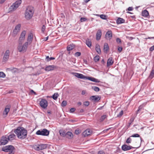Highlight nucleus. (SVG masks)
I'll use <instances>...</instances> for the list:
<instances>
[{
	"label": "nucleus",
	"instance_id": "nucleus-1",
	"mask_svg": "<svg viewBox=\"0 0 154 154\" xmlns=\"http://www.w3.org/2000/svg\"><path fill=\"white\" fill-rule=\"evenodd\" d=\"M14 132L19 139H23L27 137V131L23 127L17 128L15 130Z\"/></svg>",
	"mask_w": 154,
	"mask_h": 154
},
{
	"label": "nucleus",
	"instance_id": "nucleus-2",
	"mask_svg": "<svg viewBox=\"0 0 154 154\" xmlns=\"http://www.w3.org/2000/svg\"><path fill=\"white\" fill-rule=\"evenodd\" d=\"M34 10L33 7L29 6L27 7L25 10V16L27 20H29L33 16L34 13Z\"/></svg>",
	"mask_w": 154,
	"mask_h": 154
},
{
	"label": "nucleus",
	"instance_id": "nucleus-3",
	"mask_svg": "<svg viewBox=\"0 0 154 154\" xmlns=\"http://www.w3.org/2000/svg\"><path fill=\"white\" fill-rule=\"evenodd\" d=\"M22 43L20 44V43H19L17 47L18 50L20 52H25L27 50V46L29 45L27 42H25L22 46Z\"/></svg>",
	"mask_w": 154,
	"mask_h": 154
},
{
	"label": "nucleus",
	"instance_id": "nucleus-4",
	"mask_svg": "<svg viewBox=\"0 0 154 154\" xmlns=\"http://www.w3.org/2000/svg\"><path fill=\"white\" fill-rule=\"evenodd\" d=\"M14 147L11 145L5 146L2 148V150L5 152H9L8 154H14Z\"/></svg>",
	"mask_w": 154,
	"mask_h": 154
},
{
	"label": "nucleus",
	"instance_id": "nucleus-5",
	"mask_svg": "<svg viewBox=\"0 0 154 154\" xmlns=\"http://www.w3.org/2000/svg\"><path fill=\"white\" fill-rule=\"evenodd\" d=\"M48 146V144H41L39 145H34L33 148L35 150L37 151H39L46 149Z\"/></svg>",
	"mask_w": 154,
	"mask_h": 154
},
{
	"label": "nucleus",
	"instance_id": "nucleus-6",
	"mask_svg": "<svg viewBox=\"0 0 154 154\" xmlns=\"http://www.w3.org/2000/svg\"><path fill=\"white\" fill-rule=\"evenodd\" d=\"M21 0H18L15 3H13L9 8L11 11H13L15 10L20 6L21 3Z\"/></svg>",
	"mask_w": 154,
	"mask_h": 154
},
{
	"label": "nucleus",
	"instance_id": "nucleus-7",
	"mask_svg": "<svg viewBox=\"0 0 154 154\" xmlns=\"http://www.w3.org/2000/svg\"><path fill=\"white\" fill-rule=\"evenodd\" d=\"M49 131L46 129L38 130L36 132V134L43 136H48L49 134Z\"/></svg>",
	"mask_w": 154,
	"mask_h": 154
},
{
	"label": "nucleus",
	"instance_id": "nucleus-8",
	"mask_svg": "<svg viewBox=\"0 0 154 154\" xmlns=\"http://www.w3.org/2000/svg\"><path fill=\"white\" fill-rule=\"evenodd\" d=\"M39 104L42 108L45 109L48 106V102L45 99H42L40 102Z\"/></svg>",
	"mask_w": 154,
	"mask_h": 154
},
{
	"label": "nucleus",
	"instance_id": "nucleus-9",
	"mask_svg": "<svg viewBox=\"0 0 154 154\" xmlns=\"http://www.w3.org/2000/svg\"><path fill=\"white\" fill-rule=\"evenodd\" d=\"M26 33V32L25 30L23 31L21 33L19 39V43H20V44L22 43L24 40Z\"/></svg>",
	"mask_w": 154,
	"mask_h": 154
},
{
	"label": "nucleus",
	"instance_id": "nucleus-10",
	"mask_svg": "<svg viewBox=\"0 0 154 154\" xmlns=\"http://www.w3.org/2000/svg\"><path fill=\"white\" fill-rule=\"evenodd\" d=\"M20 27L21 25L20 24H19L16 26L15 29H14L13 31L12 35L13 36H15L18 32H19Z\"/></svg>",
	"mask_w": 154,
	"mask_h": 154
},
{
	"label": "nucleus",
	"instance_id": "nucleus-11",
	"mask_svg": "<svg viewBox=\"0 0 154 154\" xmlns=\"http://www.w3.org/2000/svg\"><path fill=\"white\" fill-rule=\"evenodd\" d=\"M10 54V51L9 50H7L4 54L3 57V62H6L9 59Z\"/></svg>",
	"mask_w": 154,
	"mask_h": 154
},
{
	"label": "nucleus",
	"instance_id": "nucleus-12",
	"mask_svg": "<svg viewBox=\"0 0 154 154\" xmlns=\"http://www.w3.org/2000/svg\"><path fill=\"white\" fill-rule=\"evenodd\" d=\"M8 140L7 137L4 136L1 138L0 142L2 145H5L8 143Z\"/></svg>",
	"mask_w": 154,
	"mask_h": 154
},
{
	"label": "nucleus",
	"instance_id": "nucleus-13",
	"mask_svg": "<svg viewBox=\"0 0 154 154\" xmlns=\"http://www.w3.org/2000/svg\"><path fill=\"white\" fill-rule=\"evenodd\" d=\"M134 148L131 146H128L126 144H124L122 146V149L124 151H126L129 150Z\"/></svg>",
	"mask_w": 154,
	"mask_h": 154
},
{
	"label": "nucleus",
	"instance_id": "nucleus-14",
	"mask_svg": "<svg viewBox=\"0 0 154 154\" xmlns=\"http://www.w3.org/2000/svg\"><path fill=\"white\" fill-rule=\"evenodd\" d=\"M73 74L75 76L78 78H80L83 79H86V78H87V77L81 74L77 73H73Z\"/></svg>",
	"mask_w": 154,
	"mask_h": 154
},
{
	"label": "nucleus",
	"instance_id": "nucleus-15",
	"mask_svg": "<svg viewBox=\"0 0 154 154\" xmlns=\"http://www.w3.org/2000/svg\"><path fill=\"white\" fill-rule=\"evenodd\" d=\"M105 38L107 40H110L112 37V32L111 30H108L105 35Z\"/></svg>",
	"mask_w": 154,
	"mask_h": 154
},
{
	"label": "nucleus",
	"instance_id": "nucleus-16",
	"mask_svg": "<svg viewBox=\"0 0 154 154\" xmlns=\"http://www.w3.org/2000/svg\"><path fill=\"white\" fill-rule=\"evenodd\" d=\"M33 39V34L32 33L29 34L28 38L27 39V42H27L28 45H30L32 42Z\"/></svg>",
	"mask_w": 154,
	"mask_h": 154
},
{
	"label": "nucleus",
	"instance_id": "nucleus-17",
	"mask_svg": "<svg viewBox=\"0 0 154 154\" xmlns=\"http://www.w3.org/2000/svg\"><path fill=\"white\" fill-rule=\"evenodd\" d=\"M8 134V135L7 136V137L8 140L10 141L13 140L15 139L16 138V135L14 133L10 132Z\"/></svg>",
	"mask_w": 154,
	"mask_h": 154
},
{
	"label": "nucleus",
	"instance_id": "nucleus-18",
	"mask_svg": "<svg viewBox=\"0 0 154 154\" xmlns=\"http://www.w3.org/2000/svg\"><path fill=\"white\" fill-rule=\"evenodd\" d=\"M92 133V131L90 129H87L83 133V135L84 137L88 136Z\"/></svg>",
	"mask_w": 154,
	"mask_h": 154
},
{
	"label": "nucleus",
	"instance_id": "nucleus-19",
	"mask_svg": "<svg viewBox=\"0 0 154 154\" xmlns=\"http://www.w3.org/2000/svg\"><path fill=\"white\" fill-rule=\"evenodd\" d=\"M102 35V32L100 29H99L96 33V39L97 40H99Z\"/></svg>",
	"mask_w": 154,
	"mask_h": 154
},
{
	"label": "nucleus",
	"instance_id": "nucleus-20",
	"mask_svg": "<svg viewBox=\"0 0 154 154\" xmlns=\"http://www.w3.org/2000/svg\"><path fill=\"white\" fill-rule=\"evenodd\" d=\"M114 63V61L113 60L112 57H110L108 60L107 63V66L108 67L109 66L112 65Z\"/></svg>",
	"mask_w": 154,
	"mask_h": 154
},
{
	"label": "nucleus",
	"instance_id": "nucleus-21",
	"mask_svg": "<svg viewBox=\"0 0 154 154\" xmlns=\"http://www.w3.org/2000/svg\"><path fill=\"white\" fill-rule=\"evenodd\" d=\"M55 66L54 65H48L46 66L45 70L47 71H49L54 69Z\"/></svg>",
	"mask_w": 154,
	"mask_h": 154
},
{
	"label": "nucleus",
	"instance_id": "nucleus-22",
	"mask_svg": "<svg viewBox=\"0 0 154 154\" xmlns=\"http://www.w3.org/2000/svg\"><path fill=\"white\" fill-rule=\"evenodd\" d=\"M142 16L145 17H148L149 16V14L148 11L146 10L143 11L141 13Z\"/></svg>",
	"mask_w": 154,
	"mask_h": 154
},
{
	"label": "nucleus",
	"instance_id": "nucleus-23",
	"mask_svg": "<svg viewBox=\"0 0 154 154\" xmlns=\"http://www.w3.org/2000/svg\"><path fill=\"white\" fill-rule=\"evenodd\" d=\"M125 20L124 19L120 17H119L116 21V23L118 24L124 23H125Z\"/></svg>",
	"mask_w": 154,
	"mask_h": 154
},
{
	"label": "nucleus",
	"instance_id": "nucleus-24",
	"mask_svg": "<svg viewBox=\"0 0 154 154\" xmlns=\"http://www.w3.org/2000/svg\"><path fill=\"white\" fill-rule=\"evenodd\" d=\"M90 98L93 100L98 101L100 100V97L98 96H92Z\"/></svg>",
	"mask_w": 154,
	"mask_h": 154
},
{
	"label": "nucleus",
	"instance_id": "nucleus-25",
	"mask_svg": "<svg viewBox=\"0 0 154 154\" xmlns=\"http://www.w3.org/2000/svg\"><path fill=\"white\" fill-rule=\"evenodd\" d=\"M66 136L67 138L71 139L72 138L73 135L72 132L68 131L66 133Z\"/></svg>",
	"mask_w": 154,
	"mask_h": 154
},
{
	"label": "nucleus",
	"instance_id": "nucleus-26",
	"mask_svg": "<svg viewBox=\"0 0 154 154\" xmlns=\"http://www.w3.org/2000/svg\"><path fill=\"white\" fill-rule=\"evenodd\" d=\"M10 111V107L8 106H7L5 108L3 113V115H7L8 112Z\"/></svg>",
	"mask_w": 154,
	"mask_h": 154
},
{
	"label": "nucleus",
	"instance_id": "nucleus-27",
	"mask_svg": "<svg viewBox=\"0 0 154 154\" xmlns=\"http://www.w3.org/2000/svg\"><path fill=\"white\" fill-rule=\"evenodd\" d=\"M86 79H88L92 82H100V81L98 79H96L93 77H87V78H86Z\"/></svg>",
	"mask_w": 154,
	"mask_h": 154
},
{
	"label": "nucleus",
	"instance_id": "nucleus-28",
	"mask_svg": "<svg viewBox=\"0 0 154 154\" xmlns=\"http://www.w3.org/2000/svg\"><path fill=\"white\" fill-rule=\"evenodd\" d=\"M104 51L105 52H107L109 50V47L108 43H105L104 44Z\"/></svg>",
	"mask_w": 154,
	"mask_h": 154
},
{
	"label": "nucleus",
	"instance_id": "nucleus-29",
	"mask_svg": "<svg viewBox=\"0 0 154 154\" xmlns=\"http://www.w3.org/2000/svg\"><path fill=\"white\" fill-rule=\"evenodd\" d=\"M95 50L99 54H100L101 53V51L100 48V46L97 44L95 47Z\"/></svg>",
	"mask_w": 154,
	"mask_h": 154
},
{
	"label": "nucleus",
	"instance_id": "nucleus-30",
	"mask_svg": "<svg viewBox=\"0 0 154 154\" xmlns=\"http://www.w3.org/2000/svg\"><path fill=\"white\" fill-rule=\"evenodd\" d=\"M154 77V69H152L151 70L149 75V78L151 79H152Z\"/></svg>",
	"mask_w": 154,
	"mask_h": 154
},
{
	"label": "nucleus",
	"instance_id": "nucleus-31",
	"mask_svg": "<svg viewBox=\"0 0 154 154\" xmlns=\"http://www.w3.org/2000/svg\"><path fill=\"white\" fill-rule=\"evenodd\" d=\"M86 45L89 47H90L91 46V41L88 39L86 40Z\"/></svg>",
	"mask_w": 154,
	"mask_h": 154
},
{
	"label": "nucleus",
	"instance_id": "nucleus-32",
	"mask_svg": "<svg viewBox=\"0 0 154 154\" xmlns=\"http://www.w3.org/2000/svg\"><path fill=\"white\" fill-rule=\"evenodd\" d=\"M74 45H73V44L70 45H69L67 47V50L68 51L72 50V49H73L74 48Z\"/></svg>",
	"mask_w": 154,
	"mask_h": 154
},
{
	"label": "nucleus",
	"instance_id": "nucleus-33",
	"mask_svg": "<svg viewBox=\"0 0 154 154\" xmlns=\"http://www.w3.org/2000/svg\"><path fill=\"white\" fill-rule=\"evenodd\" d=\"M59 96L58 94L57 93H55L52 97L53 99L54 100H56L57 99L58 96Z\"/></svg>",
	"mask_w": 154,
	"mask_h": 154
},
{
	"label": "nucleus",
	"instance_id": "nucleus-34",
	"mask_svg": "<svg viewBox=\"0 0 154 154\" xmlns=\"http://www.w3.org/2000/svg\"><path fill=\"white\" fill-rule=\"evenodd\" d=\"M96 15L100 17L103 20H106L107 19V16L104 14H97Z\"/></svg>",
	"mask_w": 154,
	"mask_h": 154
},
{
	"label": "nucleus",
	"instance_id": "nucleus-35",
	"mask_svg": "<svg viewBox=\"0 0 154 154\" xmlns=\"http://www.w3.org/2000/svg\"><path fill=\"white\" fill-rule=\"evenodd\" d=\"M94 59L95 62L98 61L100 59L99 56L98 55H96V56L94 57Z\"/></svg>",
	"mask_w": 154,
	"mask_h": 154
},
{
	"label": "nucleus",
	"instance_id": "nucleus-36",
	"mask_svg": "<svg viewBox=\"0 0 154 154\" xmlns=\"http://www.w3.org/2000/svg\"><path fill=\"white\" fill-rule=\"evenodd\" d=\"M92 89L96 92L99 91H100L99 88L97 87L93 86L92 87Z\"/></svg>",
	"mask_w": 154,
	"mask_h": 154
},
{
	"label": "nucleus",
	"instance_id": "nucleus-37",
	"mask_svg": "<svg viewBox=\"0 0 154 154\" xmlns=\"http://www.w3.org/2000/svg\"><path fill=\"white\" fill-rule=\"evenodd\" d=\"M59 132L60 135L63 137L66 136V133L64 131H60Z\"/></svg>",
	"mask_w": 154,
	"mask_h": 154
},
{
	"label": "nucleus",
	"instance_id": "nucleus-38",
	"mask_svg": "<svg viewBox=\"0 0 154 154\" xmlns=\"http://www.w3.org/2000/svg\"><path fill=\"white\" fill-rule=\"evenodd\" d=\"M46 59L48 61H49L52 60H54L55 58L54 57H51L49 58L48 56H47L46 57Z\"/></svg>",
	"mask_w": 154,
	"mask_h": 154
},
{
	"label": "nucleus",
	"instance_id": "nucleus-39",
	"mask_svg": "<svg viewBox=\"0 0 154 154\" xmlns=\"http://www.w3.org/2000/svg\"><path fill=\"white\" fill-rule=\"evenodd\" d=\"M131 136L129 137L126 140V143H131V142L132 139L131 138Z\"/></svg>",
	"mask_w": 154,
	"mask_h": 154
},
{
	"label": "nucleus",
	"instance_id": "nucleus-40",
	"mask_svg": "<svg viewBox=\"0 0 154 154\" xmlns=\"http://www.w3.org/2000/svg\"><path fill=\"white\" fill-rule=\"evenodd\" d=\"M143 109V106H140L139 108L138 109L137 111V114L139 113V112L141 111Z\"/></svg>",
	"mask_w": 154,
	"mask_h": 154
},
{
	"label": "nucleus",
	"instance_id": "nucleus-41",
	"mask_svg": "<svg viewBox=\"0 0 154 154\" xmlns=\"http://www.w3.org/2000/svg\"><path fill=\"white\" fill-rule=\"evenodd\" d=\"M5 74L2 72H0V77L5 78Z\"/></svg>",
	"mask_w": 154,
	"mask_h": 154
},
{
	"label": "nucleus",
	"instance_id": "nucleus-42",
	"mask_svg": "<svg viewBox=\"0 0 154 154\" xmlns=\"http://www.w3.org/2000/svg\"><path fill=\"white\" fill-rule=\"evenodd\" d=\"M67 102L66 101L63 100L61 106L63 107L65 106L67 104Z\"/></svg>",
	"mask_w": 154,
	"mask_h": 154
},
{
	"label": "nucleus",
	"instance_id": "nucleus-43",
	"mask_svg": "<svg viewBox=\"0 0 154 154\" xmlns=\"http://www.w3.org/2000/svg\"><path fill=\"white\" fill-rule=\"evenodd\" d=\"M81 55V53L79 52H76L75 54V56L78 57L80 56Z\"/></svg>",
	"mask_w": 154,
	"mask_h": 154
},
{
	"label": "nucleus",
	"instance_id": "nucleus-44",
	"mask_svg": "<svg viewBox=\"0 0 154 154\" xmlns=\"http://www.w3.org/2000/svg\"><path fill=\"white\" fill-rule=\"evenodd\" d=\"M123 112L122 110L118 114L117 116V117H120L123 114Z\"/></svg>",
	"mask_w": 154,
	"mask_h": 154
},
{
	"label": "nucleus",
	"instance_id": "nucleus-45",
	"mask_svg": "<svg viewBox=\"0 0 154 154\" xmlns=\"http://www.w3.org/2000/svg\"><path fill=\"white\" fill-rule=\"evenodd\" d=\"M87 19L85 17H81L80 19V21L81 22H83L87 20Z\"/></svg>",
	"mask_w": 154,
	"mask_h": 154
},
{
	"label": "nucleus",
	"instance_id": "nucleus-46",
	"mask_svg": "<svg viewBox=\"0 0 154 154\" xmlns=\"http://www.w3.org/2000/svg\"><path fill=\"white\" fill-rule=\"evenodd\" d=\"M106 117V115H103L102 116L100 120L101 121H103Z\"/></svg>",
	"mask_w": 154,
	"mask_h": 154
},
{
	"label": "nucleus",
	"instance_id": "nucleus-47",
	"mask_svg": "<svg viewBox=\"0 0 154 154\" xmlns=\"http://www.w3.org/2000/svg\"><path fill=\"white\" fill-rule=\"evenodd\" d=\"M131 137H140V135L138 134H136L131 136Z\"/></svg>",
	"mask_w": 154,
	"mask_h": 154
},
{
	"label": "nucleus",
	"instance_id": "nucleus-48",
	"mask_svg": "<svg viewBox=\"0 0 154 154\" xmlns=\"http://www.w3.org/2000/svg\"><path fill=\"white\" fill-rule=\"evenodd\" d=\"M45 25H43L42 27V29H41V31H42V32H44L45 31Z\"/></svg>",
	"mask_w": 154,
	"mask_h": 154
},
{
	"label": "nucleus",
	"instance_id": "nucleus-49",
	"mask_svg": "<svg viewBox=\"0 0 154 154\" xmlns=\"http://www.w3.org/2000/svg\"><path fill=\"white\" fill-rule=\"evenodd\" d=\"M134 120V119L131 118L129 122L128 123L129 126H130V125L133 122Z\"/></svg>",
	"mask_w": 154,
	"mask_h": 154
},
{
	"label": "nucleus",
	"instance_id": "nucleus-50",
	"mask_svg": "<svg viewBox=\"0 0 154 154\" xmlns=\"http://www.w3.org/2000/svg\"><path fill=\"white\" fill-rule=\"evenodd\" d=\"M89 104V103L88 101H86L84 103V105L86 106H88Z\"/></svg>",
	"mask_w": 154,
	"mask_h": 154
},
{
	"label": "nucleus",
	"instance_id": "nucleus-51",
	"mask_svg": "<svg viewBox=\"0 0 154 154\" xmlns=\"http://www.w3.org/2000/svg\"><path fill=\"white\" fill-rule=\"evenodd\" d=\"M118 49L119 52H121L122 50V48L121 47H118Z\"/></svg>",
	"mask_w": 154,
	"mask_h": 154
},
{
	"label": "nucleus",
	"instance_id": "nucleus-52",
	"mask_svg": "<svg viewBox=\"0 0 154 154\" xmlns=\"http://www.w3.org/2000/svg\"><path fill=\"white\" fill-rule=\"evenodd\" d=\"M133 10V8L132 7H130L128 8V11H132Z\"/></svg>",
	"mask_w": 154,
	"mask_h": 154
},
{
	"label": "nucleus",
	"instance_id": "nucleus-53",
	"mask_svg": "<svg viewBox=\"0 0 154 154\" xmlns=\"http://www.w3.org/2000/svg\"><path fill=\"white\" fill-rule=\"evenodd\" d=\"M75 110V109L74 108H72L70 109V112H74Z\"/></svg>",
	"mask_w": 154,
	"mask_h": 154
},
{
	"label": "nucleus",
	"instance_id": "nucleus-54",
	"mask_svg": "<svg viewBox=\"0 0 154 154\" xmlns=\"http://www.w3.org/2000/svg\"><path fill=\"white\" fill-rule=\"evenodd\" d=\"M154 50V45L151 47L149 48V51H152Z\"/></svg>",
	"mask_w": 154,
	"mask_h": 154
},
{
	"label": "nucleus",
	"instance_id": "nucleus-55",
	"mask_svg": "<svg viewBox=\"0 0 154 154\" xmlns=\"http://www.w3.org/2000/svg\"><path fill=\"white\" fill-rule=\"evenodd\" d=\"M116 42L118 43H120L121 42V40L119 38H117L116 39Z\"/></svg>",
	"mask_w": 154,
	"mask_h": 154
},
{
	"label": "nucleus",
	"instance_id": "nucleus-56",
	"mask_svg": "<svg viewBox=\"0 0 154 154\" xmlns=\"http://www.w3.org/2000/svg\"><path fill=\"white\" fill-rule=\"evenodd\" d=\"M98 154H105L104 152L102 151H99L98 152Z\"/></svg>",
	"mask_w": 154,
	"mask_h": 154
},
{
	"label": "nucleus",
	"instance_id": "nucleus-57",
	"mask_svg": "<svg viewBox=\"0 0 154 154\" xmlns=\"http://www.w3.org/2000/svg\"><path fill=\"white\" fill-rule=\"evenodd\" d=\"M75 133L76 134H78L80 133V131L79 130H75Z\"/></svg>",
	"mask_w": 154,
	"mask_h": 154
},
{
	"label": "nucleus",
	"instance_id": "nucleus-58",
	"mask_svg": "<svg viewBox=\"0 0 154 154\" xmlns=\"http://www.w3.org/2000/svg\"><path fill=\"white\" fill-rule=\"evenodd\" d=\"M127 38H128L129 39V40H132V39H134V38L132 37H127Z\"/></svg>",
	"mask_w": 154,
	"mask_h": 154
},
{
	"label": "nucleus",
	"instance_id": "nucleus-59",
	"mask_svg": "<svg viewBox=\"0 0 154 154\" xmlns=\"http://www.w3.org/2000/svg\"><path fill=\"white\" fill-rule=\"evenodd\" d=\"M83 63H85V64H87V61L86 60H83Z\"/></svg>",
	"mask_w": 154,
	"mask_h": 154
},
{
	"label": "nucleus",
	"instance_id": "nucleus-60",
	"mask_svg": "<svg viewBox=\"0 0 154 154\" xmlns=\"http://www.w3.org/2000/svg\"><path fill=\"white\" fill-rule=\"evenodd\" d=\"M86 93V91H83L82 93V95L85 94Z\"/></svg>",
	"mask_w": 154,
	"mask_h": 154
},
{
	"label": "nucleus",
	"instance_id": "nucleus-61",
	"mask_svg": "<svg viewBox=\"0 0 154 154\" xmlns=\"http://www.w3.org/2000/svg\"><path fill=\"white\" fill-rule=\"evenodd\" d=\"M6 0H1V1H0V3L1 4H2Z\"/></svg>",
	"mask_w": 154,
	"mask_h": 154
},
{
	"label": "nucleus",
	"instance_id": "nucleus-62",
	"mask_svg": "<svg viewBox=\"0 0 154 154\" xmlns=\"http://www.w3.org/2000/svg\"><path fill=\"white\" fill-rule=\"evenodd\" d=\"M47 113L49 114H51V112L49 110H48L47 111Z\"/></svg>",
	"mask_w": 154,
	"mask_h": 154
},
{
	"label": "nucleus",
	"instance_id": "nucleus-63",
	"mask_svg": "<svg viewBox=\"0 0 154 154\" xmlns=\"http://www.w3.org/2000/svg\"><path fill=\"white\" fill-rule=\"evenodd\" d=\"M48 36L46 38H44V40H45V41H47L48 39Z\"/></svg>",
	"mask_w": 154,
	"mask_h": 154
},
{
	"label": "nucleus",
	"instance_id": "nucleus-64",
	"mask_svg": "<svg viewBox=\"0 0 154 154\" xmlns=\"http://www.w3.org/2000/svg\"><path fill=\"white\" fill-rule=\"evenodd\" d=\"M132 44L131 42H128L127 45L128 46H130Z\"/></svg>",
	"mask_w": 154,
	"mask_h": 154
}]
</instances>
